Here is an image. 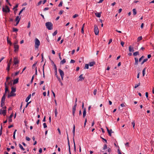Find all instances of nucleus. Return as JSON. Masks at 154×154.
<instances>
[{
    "label": "nucleus",
    "instance_id": "nucleus-1",
    "mask_svg": "<svg viewBox=\"0 0 154 154\" xmlns=\"http://www.w3.org/2000/svg\"><path fill=\"white\" fill-rule=\"evenodd\" d=\"M45 26L46 28L49 30H52L53 29V24L51 22H47L45 23Z\"/></svg>",
    "mask_w": 154,
    "mask_h": 154
},
{
    "label": "nucleus",
    "instance_id": "nucleus-2",
    "mask_svg": "<svg viewBox=\"0 0 154 154\" xmlns=\"http://www.w3.org/2000/svg\"><path fill=\"white\" fill-rule=\"evenodd\" d=\"M35 48H38L40 45V42L38 39L37 38H35Z\"/></svg>",
    "mask_w": 154,
    "mask_h": 154
},
{
    "label": "nucleus",
    "instance_id": "nucleus-3",
    "mask_svg": "<svg viewBox=\"0 0 154 154\" xmlns=\"http://www.w3.org/2000/svg\"><path fill=\"white\" fill-rule=\"evenodd\" d=\"M2 11L3 12L7 13L9 12L10 10L9 7L8 6L6 5L5 7H3Z\"/></svg>",
    "mask_w": 154,
    "mask_h": 154
},
{
    "label": "nucleus",
    "instance_id": "nucleus-4",
    "mask_svg": "<svg viewBox=\"0 0 154 154\" xmlns=\"http://www.w3.org/2000/svg\"><path fill=\"white\" fill-rule=\"evenodd\" d=\"M94 31L95 34L96 35H97L98 34L99 30L97 26L96 25H95L94 26Z\"/></svg>",
    "mask_w": 154,
    "mask_h": 154
},
{
    "label": "nucleus",
    "instance_id": "nucleus-5",
    "mask_svg": "<svg viewBox=\"0 0 154 154\" xmlns=\"http://www.w3.org/2000/svg\"><path fill=\"white\" fill-rule=\"evenodd\" d=\"M7 111L6 109H1L0 110V114H2L4 116L6 115Z\"/></svg>",
    "mask_w": 154,
    "mask_h": 154
},
{
    "label": "nucleus",
    "instance_id": "nucleus-6",
    "mask_svg": "<svg viewBox=\"0 0 154 154\" xmlns=\"http://www.w3.org/2000/svg\"><path fill=\"white\" fill-rule=\"evenodd\" d=\"M66 133L67 135V140H68V145L69 146V154H71V151H70V146L69 144V137H68V134L67 131H66Z\"/></svg>",
    "mask_w": 154,
    "mask_h": 154
},
{
    "label": "nucleus",
    "instance_id": "nucleus-7",
    "mask_svg": "<svg viewBox=\"0 0 154 154\" xmlns=\"http://www.w3.org/2000/svg\"><path fill=\"white\" fill-rule=\"evenodd\" d=\"M5 92L4 94L6 95L7 92L9 91L6 82H5Z\"/></svg>",
    "mask_w": 154,
    "mask_h": 154
},
{
    "label": "nucleus",
    "instance_id": "nucleus-8",
    "mask_svg": "<svg viewBox=\"0 0 154 154\" xmlns=\"http://www.w3.org/2000/svg\"><path fill=\"white\" fill-rule=\"evenodd\" d=\"M19 46L17 45H15L14 46V51L16 52L19 49Z\"/></svg>",
    "mask_w": 154,
    "mask_h": 154
},
{
    "label": "nucleus",
    "instance_id": "nucleus-9",
    "mask_svg": "<svg viewBox=\"0 0 154 154\" xmlns=\"http://www.w3.org/2000/svg\"><path fill=\"white\" fill-rule=\"evenodd\" d=\"M75 125H73V127L72 133L73 134V139H74V137L75 135Z\"/></svg>",
    "mask_w": 154,
    "mask_h": 154
},
{
    "label": "nucleus",
    "instance_id": "nucleus-10",
    "mask_svg": "<svg viewBox=\"0 0 154 154\" xmlns=\"http://www.w3.org/2000/svg\"><path fill=\"white\" fill-rule=\"evenodd\" d=\"M76 107L73 106L72 108V113L73 116H75V114L76 110Z\"/></svg>",
    "mask_w": 154,
    "mask_h": 154
},
{
    "label": "nucleus",
    "instance_id": "nucleus-11",
    "mask_svg": "<svg viewBox=\"0 0 154 154\" xmlns=\"http://www.w3.org/2000/svg\"><path fill=\"white\" fill-rule=\"evenodd\" d=\"M83 75V74H82L80 75V76H79V81H82L84 79V78L82 77Z\"/></svg>",
    "mask_w": 154,
    "mask_h": 154
},
{
    "label": "nucleus",
    "instance_id": "nucleus-12",
    "mask_svg": "<svg viewBox=\"0 0 154 154\" xmlns=\"http://www.w3.org/2000/svg\"><path fill=\"white\" fill-rule=\"evenodd\" d=\"M88 64L90 66H93L95 64V62L94 61L91 62H89V63Z\"/></svg>",
    "mask_w": 154,
    "mask_h": 154
},
{
    "label": "nucleus",
    "instance_id": "nucleus-13",
    "mask_svg": "<svg viewBox=\"0 0 154 154\" xmlns=\"http://www.w3.org/2000/svg\"><path fill=\"white\" fill-rule=\"evenodd\" d=\"M129 51L130 52H133L134 51L133 48L131 47V46H130L129 47Z\"/></svg>",
    "mask_w": 154,
    "mask_h": 154
},
{
    "label": "nucleus",
    "instance_id": "nucleus-14",
    "mask_svg": "<svg viewBox=\"0 0 154 154\" xmlns=\"http://www.w3.org/2000/svg\"><path fill=\"white\" fill-rule=\"evenodd\" d=\"M101 12L100 13H98L96 12L95 13V14L97 17H101Z\"/></svg>",
    "mask_w": 154,
    "mask_h": 154
},
{
    "label": "nucleus",
    "instance_id": "nucleus-15",
    "mask_svg": "<svg viewBox=\"0 0 154 154\" xmlns=\"http://www.w3.org/2000/svg\"><path fill=\"white\" fill-rule=\"evenodd\" d=\"M58 70L60 75H64V72L61 69H59Z\"/></svg>",
    "mask_w": 154,
    "mask_h": 154
},
{
    "label": "nucleus",
    "instance_id": "nucleus-16",
    "mask_svg": "<svg viewBox=\"0 0 154 154\" xmlns=\"http://www.w3.org/2000/svg\"><path fill=\"white\" fill-rule=\"evenodd\" d=\"M86 109H85V108L84 109V111H83V118H85V116L86 115Z\"/></svg>",
    "mask_w": 154,
    "mask_h": 154
},
{
    "label": "nucleus",
    "instance_id": "nucleus-17",
    "mask_svg": "<svg viewBox=\"0 0 154 154\" xmlns=\"http://www.w3.org/2000/svg\"><path fill=\"white\" fill-rule=\"evenodd\" d=\"M5 96L6 95L5 94H4L3 96H2V99H1V101H3L4 102H5Z\"/></svg>",
    "mask_w": 154,
    "mask_h": 154
},
{
    "label": "nucleus",
    "instance_id": "nucleus-18",
    "mask_svg": "<svg viewBox=\"0 0 154 154\" xmlns=\"http://www.w3.org/2000/svg\"><path fill=\"white\" fill-rule=\"evenodd\" d=\"M18 80L19 79L18 78H16V79H15L13 82V84H17L18 82Z\"/></svg>",
    "mask_w": 154,
    "mask_h": 154
},
{
    "label": "nucleus",
    "instance_id": "nucleus-19",
    "mask_svg": "<svg viewBox=\"0 0 154 154\" xmlns=\"http://www.w3.org/2000/svg\"><path fill=\"white\" fill-rule=\"evenodd\" d=\"M7 42L8 44H9L10 45H11L12 43L11 41L9 40L8 36L7 37Z\"/></svg>",
    "mask_w": 154,
    "mask_h": 154
},
{
    "label": "nucleus",
    "instance_id": "nucleus-20",
    "mask_svg": "<svg viewBox=\"0 0 154 154\" xmlns=\"http://www.w3.org/2000/svg\"><path fill=\"white\" fill-rule=\"evenodd\" d=\"M73 143H74V150L75 152H76V146H75V140H74V139H73Z\"/></svg>",
    "mask_w": 154,
    "mask_h": 154
},
{
    "label": "nucleus",
    "instance_id": "nucleus-21",
    "mask_svg": "<svg viewBox=\"0 0 154 154\" xmlns=\"http://www.w3.org/2000/svg\"><path fill=\"white\" fill-rule=\"evenodd\" d=\"M31 97V94H30L28 97L26 98V102H28L29 101V100L30 99Z\"/></svg>",
    "mask_w": 154,
    "mask_h": 154
},
{
    "label": "nucleus",
    "instance_id": "nucleus-22",
    "mask_svg": "<svg viewBox=\"0 0 154 154\" xmlns=\"http://www.w3.org/2000/svg\"><path fill=\"white\" fill-rule=\"evenodd\" d=\"M139 55V52L138 51H136V52H134L133 53V55L134 56H136L137 55Z\"/></svg>",
    "mask_w": 154,
    "mask_h": 154
},
{
    "label": "nucleus",
    "instance_id": "nucleus-23",
    "mask_svg": "<svg viewBox=\"0 0 154 154\" xmlns=\"http://www.w3.org/2000/svg\"><path fill=\"white\" fill-rule=\"evenodd\" d=\"M134 15H135L137 14V11L135 8H134L132 10Z\"/></svg>",
    "mask_w": 154,
    "mask_h": 154
},
{
    "label": "nucleus",
    "instance_id": "nucleus-24",
    "mask_svg": "<svg viewBox=\"0 0 154 154\" xmlns=\"http://www.w3.org/2000/svg\"><path fill=\"white\" fill-rule=\"evenodd\" d=\"M19 146L20 148L21 149H22L23 150H25V149L23 148L22 146L20 144H19Z\"/></svg>",
    "mask_w": 154,
    "mask_h": 154
},
{
    "label": "nucleus",
    "instance_id": "nucleus-25",
    "mask_svg": "<svg viewBox=\"0 0 154 154\" xmlns=\"http://www.w3.org/2000/svg\"><path fill=\"white\" fill-rule=\"evenodd\" d=\"M11 92H14L16 91V88H14L13 87H12L11 88Z\"/></svg>",
    "mask_w": 154,
    "mask_h": 154
},
{
    "label": "nucleus",
    "instance_id": "nucleus-26",
    "mask_svg": "<svg viewBox=\"0 0 154 154\" xmlns=\"http://www.w3.org/2000/svg\"><path fill=\"white\" fill-rule=\"evenodd\" d=\"M66 61V60L65 59H64L63 60L61 61L60 63V64H63L65 63Z\"/></svg>",
    "mask_w": 154,
    "mask_h": 154
},
{
    "label": "nucleus",
    "instance_id": "nucleus-27",
    "mask_svg": "<svg viewBox=\"0 0 154 154\" xmlns=\"http://www.w3.org/2000/svg\"><path fill=\"white\" fill-rule=\"evenodd\" d=\"M89 64H85V67H84L85 69H88L89 68Z\"/></svg>",
    "mask_w": 154,
    "mask_h": 154
},
{
    "label": "nucleus",
    "instance_id": "nucleus-28",
    "mask_svg": "<svg viewBox=\"0 0 154 154\" xmlns=\"http://www.w3.org/2000/svg\"><path fill=\"white\" fill-rule=\"evenodd\" d=\"M18 29L17 28H13V32H17L18 31Z\"/></svg>",
    "mask_w": 154,
    "mask_h": 154
},
{
    "label": "nucleus",
    "instance_id": "nucleus-29",
    "mask_svg": "<svg viewBox=\"0 0 154 154\" xmlns=\"http://www.w3.org/2000/svg\"><path fill=\"white\" fill-rule=\"evenodd\" d=\"M16 58H14V64L16 65L17 63H19V61L17 60H15V59H16Z\"/></svg>",
    "mask_w": 154,
    "mask_h": 154
},
{
    "label": "nucleus",
    "instance_id": "nucleus-30",
    "mask_svg": "<svg viewBox=\"0 0 154 154\" xmlns=\"http://www.w3.org/2000/svg\"><path fill=\"white\" fill-rule=\"evenodd\" d=\"M146 68H144L143 70V75L144 76L145 74Z\"/></svg>",
    "mask_w": 154,
    "mask_h": 154
},
{
    "label": "nucleus",
    "instance_id": "nucleus-31",
    "mask_svg": "<svg viewBox=\"0 0 154 154\" xmlns=\"http://www.w3.org/2000/svg\"><path fill=\"white\" fill-rule=\"evenodd\" d=\"M148 60L147 58H145L143 61L141 62V64H143L145 62H146Z\"/></svg>",
    "mask_w": 154,
    "mask_h": 154
},
{
    "label": "nucleus",
    "instance_id": "nucleus-32",
    "mask_svg": "<svg viewBox=\"0 0 154 154\" xmlns=\"http://www.w3.org/2000/svg\"><path fill=\"white\" fill-rule=\"evenodd\" d=\"M108 134H109V135L110 136H111V132H110V131H112V129H111L110 131L109 130H108L107 131Z\"/></svg>",
    "mask_w": 154,
    "mask_h": 154
},
{
    "label": "nucleus",
    "instance_id": "nucleus-33",
    "mask_svg": "<svg viewBox=\"0 0 154 154\" xmlns=\"http://www.w3.org/2000/svg\"><path fill=\"white\" fill-rule=\"evenodd\" d=\"M10 64H8V66H7V68L6 69L7 70L8 72H9V70H10Z\"/></svg>",
    "mask_w": 154,
    "mask_h": 154
},
{
    "label": "nucleus",
    "instance_id": "nucleus-34",
    "mask_svg": "<svg viewBox=\"0 0 154 154\" xmlns=\"http://www.w3.org/2000/svg\"><path fill=\"white\" fill-rule=\"evenodd\" d=\"M54 113H55V117H57V109L56 108H55V111H54Z\"/></svg>",
    "mask_w": 154,
    "mask_h": 154
},
{
    "label": "nucleus",
    "instance_id": "nucleus-35",
    "mask_svg": "<svg viewBox=\"0 0 154 154\" xmlns=\"http://www.w3.org/2000/svg\"><path fill=\"white\" fill-rule=\"evenodd\" d=\"M20 18H19V16H17L16 18L15 21H18V20H19V21H20Z\"/></svg>",
    "mask_w": 154,
    "mask_h": 154
},
{
    "label": "nucleus",
    "instance_id": "nucleus-36",
    "mask_svg": "<svg viewBox=\"0 0 154 154\" xmlns=\"http://www.w3.org/2000/svg\"><path fill=\"white\" fill-rule=\"evenodd\" d=\"M57 33V31L56 30L53 33L52 35L53 36L55 35Z\"/></svg>",
    "mask_w": 154,
    "mask_h": 154
},
{
    "label": "nucleus",
    "instance_id": "nucleus-37",
    "mask_svg": "<svg viewBox=\"0 0 154 154\" xmlns=\"http://www.w3.org/2000/svg\"><path fill=\"white\" fill-rule=\"evenodd\" d=\"M142 39V38L141 36L137 38V42L139 41Z\"/></svg>",
    "mask_w": 154,
    "mask_h": 154
},
{
    "label": "nucleus",
    "instance_id": "nucleus-38",
    "mask_svg": "<svg viewBox=\"0 0 154 154\" xmlns=\"http://www.w3.org/2000/svg\"><path fill=\"white\" fill-rule=\"evenodd\" d=\"M135 64L137 65L138 64V58H135Z\"/></svg>",
    "mask_w": 154,
    "mask_h": 154
},
{
    "label": "nucleus",
    "instance_id": "nucleus-39",
    "mask_svg": "<svg viewBox=\"0 0 154 154\" xmlns=\"http://www.w3.org/2000/svg\"><path fill=\"white\" fill-rule=\"evenodd\" d=\"M140 83L139 82V83H138L137 84H136L134 86V88H136L137 87H138L140 85Z\"/></svg>",
    "mask_w": 154,
    "mask_h": 154
},
{
    "label": "nucleus",
    "instance_id": "nucleus-40",
    "mask_svg": "<svg viewBox=\"0 0 154 154\" xmlns=\"http://www.w3.org/2000/svg\"><path fill=\"white\" fill-rule=\"evenodd\" d=\"M107 148V146L106 144H105L104 145V146L103 148V150H105Z\"/></svg>",
    "mask_w": 154,
    "mask_h": 154
},
{
    "label": "nucleus",
    "instance_id": "nucleus-41",
    "mask_svg": "<svg viewBox=\"0 0 154 154\" xmlns=\"http://www.w3.org/2000/svg\"><path fill=\"white\" fill-rule=\"evenodd\" d=\"M5 105V102L1 101V106L2 107Z\"/></svg>",
    "mask_w": 154,
    "mask_h": 154
},
{
    "label": "nucleus",
    "instance_id": "nucleus-42",
    "mask_svg": "<svg viewBox=\"0 0 154 154\" xmlns=\"http://www.w3.org/2000/svg\"><path fill=\"white\" fill-rule=\"evenodd\" d=\"M54 69L55 70V72H56V73H57V66L55 64H54Z\"/></svg>",
    "mask_w": 154,
    "mask_h": 154
},
{
    "label": "nucleus",
    "instance_id": "nucleus-43",
    "mask_svg": "<svg viewBox=\"0 0 154 154\" xmlns=\"http://www.w3.org/2000/svg\"><path fill=\"white\" fill-rule=\"evenodd\" d=\"M2 124L1 123V129H0V136H1V134H2Z\"/></svg>",
    "mask_w": 154,
    "mask_h": 154
},
{
    "label": "nucleus",
    "instance_id": "nucleus-44",
    "mask_svg": "<svg viewBox=\"0 0 154 154\" xmlns=\"http://www.w3.org/2000/svg\"><path fill=\"white\" fill-rule=\"evenodd\" d=\"M30 26V22L29 21L28 23V25L27 26L28 28H29Z\"/></svg>",
    "mask_w": 154,
    "mask_h": 154
},
{
    "label": "nucleus",
    "instance_id": "nucleus-45",
    "mask_svg": "<svg viewBox=\"0 0 154 154\" xmlns=\"http://www.w3.org/2000/svg\"><path fill=\"white\" fill-rule=\"evenodd\" d=\"M62 4H63V2L62 1H61L60 4H59L58 5V7H61L62 6Z\"/></svg>",
    "mask_w": 154,
    "mask_h": 154
},
{
    "label": "nucleus",
    "instance_id": "nucleus-46",
    "mask_svg": "<svg viewBox=\"0 0 154 154\" xmlns=\"http://www.w3.org/2000/svg\"><path fill=\"white\" fill-rule=\"evenodd\" d=\"M132 125H133V128H134V126H135V123H134V121L133 122H132L131 123Z\"/></svg>",
    "mask_w": 154,
    "mask_h": 154
},
{
    "label": "nucleus",
    "instance_id": "nucleus-47",
    "mask_svg": "<svg viewBox=\"0 0 154 154\" xmlns=\"http://www.w3.org/2000/svg\"><path fill=\"white\" fill-rule=\"evenodd\" d=\"M26 140H27V141H29L30 140V139L29 137H26Z\"/></svg>",
    "mask_w": 154,
    "mask_h": 154
},
{
    "label": "nucleus",
    "instance_id": "nucleus-48",
    "mask_svg": "<svg viewBox=\"0 0 154 154\" xmlns=\"http://www.w3.org/2000/svg\"><path fill=\"white\" fill-rule=\"evenodd\" d=\"M43 125L44 126V128H45L47 127V125H46V124L45 123H44L43 124Z\"/></svg>",
    "mask_w": 154,
    "mask_h": 154
},
{
    "label": "nucleus",
    "instance_id": "nucleus-49",
    "mask_svg": "<svg viewBox=\"0 0 154 154\" xmlns=\"http://www.w3.org/2000/svg\"><path fill=\"white\" fill-rule=\"evenodd\" d=\"M97 92V90L96 89H95L94 90L93 93H94V95H95L96 94Z\"/></svg>",
    "mask_w": 154,
    "mask_h": 154
},
{
    "label": "nucleus",
    "instance_id": "nucleus-50",
    "mask_svg": "<svg viewBox=\"0 0 154 154\" xmlns=\"http://www.w3.org/2000/svg\"><path fill=\"white\" fill-rule=\"evenodd\" d=\"M34 75H33L32 77V79H31V83H32L33 82V80L34 79Z\"/></svg>",
    "mask_w": 154,
    "mask_h": 154
},
{
    "label": "nucleus",
    "instance_id": "nucleus-51",
    "mask_svg": "<svg viewBox=\"0 0 154 154\" xmlns=\"http://www.w3.org/2000/svg\"><path fill=\"white\" fill-rule=\"evenodd\" d=\"M78 16L79 15L78 14H76L73 16V18H75L77 17H78Z\"/></svg>",
    "mask_w": 154,
    "mask_h": 154
},
{
    "label": "nucleus",
    "instance_id": "nucleus-52",
    "mask_svg": "<svg viewBox=\"0 0 154 154\" xmlns=\"http://www.w3.org/2000/svg\"><path fill=\"white\" fill-rule=\"evenodd\" d=\"M12 62V58H11V59L10 60L9 62L8 63V64H10V66H11V63Z\"/></svg>",
    "mask_w": 154,
    "mask_h": 154
},
{
    "label": "nucleus",
    "instance_id": "nucleus-53",
    "mask_svg": "<svg viewBox=\"0 0 154 154\" xmlns=\"http://www.w3.org/2000/svg\"><path fill=\"white\" fill-rule=\"evenodd\" d=\"M63 10H60L59 12V14L60 15H61L63 14Z\"/></svg>",
    "mask_w": 154,
    "mask_h": 154
},
{
    "label": "nucleus",
    "instance_id": "nucleus-54",
    "mask_svg": "<svg viewBox=\"0 0 154 154\" xmlns=\"http://www.w3.org/2000/svg\"><path fill=\"white\" fill-rule=\"evenodd\" d=\"M75 62V61L73 60H71L70 61V63H74Z\"/></svg>",
    "mask_w": 154,
    "mask_h": 154
},
{
    "label": "nucleus",
    "instance_id": "nucleus-55",
    "mask_svg": "<svg viewBox=\"0 0 154 154\" xmlns=\"http://www.w3.org/2000/svg\"><path fill=\"white\" fill-rule=\"evenodd\" d=\"M13 116V113H12L10 115V116L9 117V118L10 119H11V118Z\"/></svg>",
    "mask_w": 154,
    "mask_h": 154
},
{
    "label": "nucleus",
    "instance_id": "nucleus-56",
    "mask_svg": "<svg viewBox=\"0 0 154 154\" xmlns=\"http://www.w3.org/2000/svg\"><path fill=\"white\" fill-rule=\"evenodd\" d=\"M124 43H125L122 41L121 42V44L122 45V47H124Z\"/></svg>",
    "mask_w": 154,
    "mask_h": 154
},
{
    "label": "nucleus",
    "instance_id": "nucleus-57",
    "mask_svg": "<svg viewBox=\"0 0 154 154\" xmlns=\"http://www.w3.org/2000/svg\"><path fill=\"white\" fill-rule=\"evenodd\" d=\"M19 20H18V21H17L16 24H14V25L15 26H17L19 23Z\"/></svg>",
    "mask_w": 154,
    "mask_h": 154
},
{
    "label": "nucleus",
    "instance_id": "nucleus-58",
    "mask_svg": "<svg viewBox=\"0 0 154 154\" xmlns=\"http://www.w3.org/2000/svg\"><path fill=\"white\" fill-rule=\"evenodd\" d=\"M13 95V96H16V94L15 93H13V92H11L10 93V94H12Z\"/></svg>",
    "mask_w": 154,
    "mask_h": 154
},
{
    "label": "nucleus",
    "instance_id": "nucleus-59",
    "mask_svg": "<svg viewBox=\"0 0 154 154\" xmlns=\"http://www.w3.org/2000/svg\"><path fill=\"white\" fill-rule=\"evenodd\" d=\"M10 79V78L9 77V76H8L7 77V78H6V82H7V81H8V80L9 79Z\"/></svg>",
    "mask_w": 154,
    "mask_h": 154
},
{
    "label": "nucleus",
    "instance_id": "nucleus-60",
    "mask_svg": "<svg viewBox=\"0 0 154 154\" xmlns=\"http://www.w3.org/2000/svg\"><path fill=\"white\" fill-rule=\"evenodd\" d=\"M145 95L146 98H148V93L147 92H146L145 93Z\"/></svg>",
    "mask_w": 154,
    "mask_h": 154
},
{
    "label": "nucleus",
    "instance_id": "nucleus-61",
    "mask_svg": "<svg viewBox=\"0 0 154 154\" xmlns=\"http://www.w3.org/2000/svg\"><path fill=\"white\" fill-rule=\"evenodd\" d=\"M49 9V8H48V7H46V8H45L43 10L44 11H45L46 10H48Z\"/></svg>",
    "mask_w": 154,
    "mask_h": 154
},
{
    "label": "nucleus",
    "instance_id": "nucleus-62",
    "mask_svg": "<svg viewBox=\"0 0 154 154\" xmlns=\"http://www.w3.org/2000/svg\"><path fill=\"white\" fill-rule=\"evenodd\" d=\"M42 3V1H40L38 3V5H40L41 3Z\"/></svg>",
    "mask_w": 154,
    "mask_h": 154
},
{
    "label": "nucleus",
    "instance_id": "nucleus-63",
    "mask_svg": "<svg viewBox=\"0 0 154 154\" xmlns=\"http://www.w3.org/2000/svg\"><path fill=\"white\" fill-rule=\"evenodd\" d=\"M112 39H110L109 41V42H108V44H109L112 42Z\"/></svg>",
    "mask_w": 154,
    "mask_h": 154
},
{
    "label": "nucleus",
    "instance_id": "nucleus-64",
    "mask_svg": "<svg viewBox=\"0 0 154 154\" xmlns=\"http://www.w3.org/2000/svg\"><path fill=\"white\" fill-rule=\"evenodd\" d=\"M118 154H122V153H121V152L120 151L119 149H118Z\"/></svg>",
    "mask_w": 154,
    "mask_h": 154
}]
</instances>
